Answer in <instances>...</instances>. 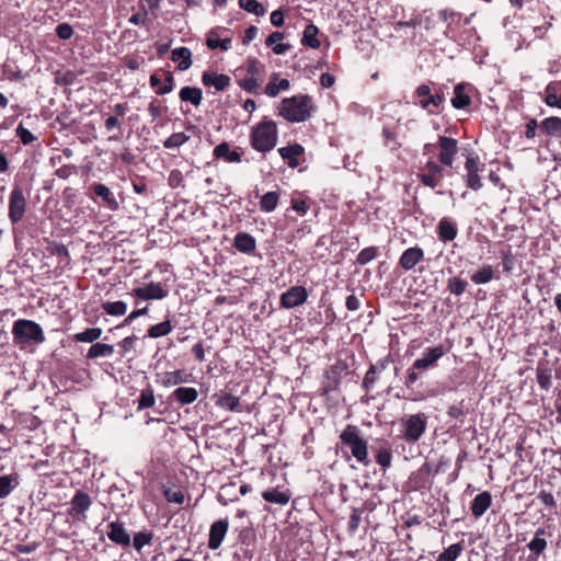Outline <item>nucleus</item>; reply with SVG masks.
<instances>
[{
  "label": "nucleus",
  "instance_id": "f257e3e1",
  "mask_svg": "<svg viewBox=\"0 0 561 561\" xmlns=\"http://www.w3.org/2000/svg\"><path fill=\"white\" fill-rule=\"evenodd\" d=\"M336 447L341 450L342 457L350 460L354 457L359 463L364 466L369 465L368 459V443L362 436L360 430L353 424H347L339 436Z\"/></svg>",
  "mask_w": 561,
  "mask_h": 561
},
{
  "label": "nucleus",
  "instance_id": "f03ea898",
  "mask_svg": "<svg viewBox=\"0 0 561 561\" xmlns=\"http://www.w3.org/2000/svg\"><path fill=\"white\" fill-rule=\"evenodd\" d=\"M313 110L311 98L307 94L295 95L284 99L280 103L278 114L291 123L307 121Z\"/></svg>",
  "mask_w": 561,
  "mask_h": 561
},
{
  "label": "nucleus",
  "instance_id": "7ed1b4c3",
  "mask_svg": "<svg viewBox=\"0 0 561 561\" xmlns=\"http://www.w3.org/2000/svg\"><path fill=\"white\" fill-rule=\"evenodd\" d=\"M277 142V127L273 121H265L253 128L251 134L252 147L261 152L271 151Z\"/></svg>",
  "mask_w": 561,
  "mask_h": 561
},
{
  "label": "nucleus",
  "instance_id": "20e7f679",
  "mask_svg": "<svg viewBox=\"0 0 561 561\" xmlns=\"http://www.w3.org/2000/svg\"><path fill=\"white\" fill-rule=\"evenodd\" d=\"M12 333L15 342L19 344H41L45 341L41 325L32 320L20 319L15 321Z\"/></svg>",
  "mask_w": 561,
  "mask_h": 561
},
{
  "label": "nucleus",
  "instance_id": "39448f33",
  "mask_svg": "<svg viewBox=\"0 0 561 561\" xmlns=\"http://www.w3.org/2000/svg\"><path fill=\"white\" fill-rule=\"evenodd\" d=\"M400 423L403 438L408 443H416L426 430L427 417L424 413L405 415Z\"/></svg>",
  "mask_w": 561,
  "mask_h": 561
},
{
  "label": "nucleus",
  "instance_id": "423d86ee",
  "mask_svg": "<svg viewBox=\"0 0 561 561\" xmlns=\"http://www.w3.org/2000/svg\"><path fill=\"white\" fill-rule=\"evenodd\" d=\"M26 197L24 195V191L20 185H14L13 190L9 196V211L8 216L12 224L20 222L26 211Z\"/></svg>",
  "mask_w": 561,
  "mask_h": 561
},
{
  "label": "nucleus",
  "instance_id": "0eeeda50",
  "mask_svg": "<svg viewBox=\"0 0 561 561\" xmlns=\"http://www.w3.org/2000/svg\"><path fill=\"white\" fill-rule=\"evenodd\" d=\"M444 174L445 170L442 163L428 160L423 168V172L417 174V179L423 185L434 190L438 186Z\"/></svg>",
  "mask_w": 561,
  "mask_h": 561
},
{
  "label": "nucleus",
  "instance_id": "6e6552de",
  "mask_svg": "<svg viewBox=\"0 0 561 561\" xmlns=\"http://www.w3.org/2000/svg\"><path fill=\"white\" fill-rule=\"evenodd\" d=\"M439 149V162L451 168L456 154L458 153V141L455 138L447 136H438L437 140Z\"/></svg>",
  "mask_w": 561,
  "mask_h": 561
},
{
  "label": "nucleus",
  "instance_id": "1a4fd4ad",
  "mask_svg": "<svg viewBox=\"0 0 561 561\" xmlns=\"http://www.w3.org/2000/svg\"><path fill=\"white\" fill-rule=\"evenodd\" d=\"M308 293L304 286H293L280 295L279 304L285 309L298 307L307 301Z\"/></svg>",
  "mask_w": 561,
  "mask_h": 561
},
{
  "label": "nucleus",
  "instance_id": "9d476101",
  "mask_svg": "<svg viewBox=\"0 0 561 561\" xmlns=\"http://www.w3.org/2000/svg\"><path fill=\"white\" fill-rule=\"evenodd\" d=\"M130 295L141 300H160L168 296V291L163 289L160 283L151 282L146 284L144 287L134 288Z\"/></svg>",
  "mask_w": 561,
  "mask_h": 561
},
{
  "label": "nucleus",
  "instance_id": "9b49d317",
  "mask_svg": "<svg viewBox=\"0 0 561 561\" xmlns=\"http://www.w3.org/2000/svg\"><path fill=\"white\" fill-rule=\"evenodd\" d=\"M415 95L421 98L419 105L423 108L432 113L430 106L439 107L444 101L445 96L440 93L431 94V88L427 84H421L415 90Z\"/></svg>",
  "mask_w": 561,
  "mask_h": 561
},
{
  "label": "nucleus",
  "instance_id": "f8f14e48",
  "mask_svg": "<svg viewBox=\"0 0 561 561\" xmlns=\"http://www.w3.org/2000/svg\"><path fill=\"white\" fill-rule=\"evenodd\" d=\"M70 511L69 514L79 520L85 519V512L92 505V500L90 495L83 491H77L75 496L70 502Z\"/></svg>",
  "mask_w": 561,
  "mask_h": 561
},
{
  "label": "nucleus",
  "instance_id": "ddd939ff",
  "mask_svg": "<svg viewBox=\"0 0 561 561\" xmlns=\"http://www.w3.org/2000/svg\"><path fill=\"white\" fill-rule=\"evenodd\" d=\"M445 354L443 345L428 347L423 352L421 358L413 363V369L426 370L435 365V363Z\"/></svg>",
  "mask_w": 561,
  "mask_h": 561
},
{
  "label": "nucleus",
  "instance_id": "4468645a",
  "mask_svg": "<svg viewBox=\"0 0 561 561\" xmlns=\"http://www.w3.org/2000/svg\"><path fill=\"white\" fill-rule=\"evenodd\" d=\"M229 522L227 518L215 522L209 529L208 547L211 550L218 549L227 534Z\"/></svg>",
  "mask_w": 561,
  "mask_h": 561
},
{
  "label": "nucleus",
  "instance_id": "2eb2a0df",
  "mask_svg": "<svg viewBox=\"0 0 561 561\" xmlns=\"http://www.w3.org/2000/svg\"><path fill=\"white\" fill-rule=\"evenodd\" d=\"M424 259V251L420 247L407 249L399 259V265L404 271H411Z\"/></svg>",
  "mask_w": 561,
  "mask_h": 561
},
{
  "label": "nucleus",
  "instance_id": "dca6fc26",
  "mask_svg": "<svg viewBox=\"0 0 561 561\" xmlns=\"http://www.w3.org/2000/svg\"><path fill=\"white\" fill-rule=\"evenodd\" d=\"M467 170V186L473 191L482 187L481 179L479 176V161L478 158L468 157L465 163Z\"/></svg>",
  "mask_w": 561,
  "mask_h": 561
},
{
  "label": "nucleus",
  "instance_id": "f3484780",
  "mask_svg": "<svg viewBox=\"0 0 561 561\" xmlns=\"http://www.w3.org/2000/svg\"><path fill=\"white\" fill-rule=\"evenodd\" d=\"M107 528V537L112 542L123 547H128L130 545V536L124 528L123 524L111 522Z\"/></svg>",
  "mask_w": 561,
  "mask_h": 561
},
{
  "label": "nucleus",
  "instance_id": "a211bd4d",
  "mask_svg": "<svg viewBox=\"0 0 561 561\" xmlns=\"http://www.w3.org/2000/svg\"><path fill=\"white\" fill-rule=\"evenodd\" d=\"M437 234L438 239L444 243L454 241L458 234L456 224L450 218H442L437 225Z\"/></svg>",
  "mask_w": 561,
  "mask_h": 561
},
{
  "label": "nucleus",
  "instance_id": "6ab92c4d",
  "mask_svg": "<svg viewBox=\"0 0 561 561\" xmlns=\"http://www.w3.org/2000/svg\"><path fill=\"white\" fill-rule=\"evenodd\" d=\"M202 82L206 87H214L217 91H224L229 87L230 78L227 75L205 71L202 76Z\"/></svg>",
  "mask_w": 561,
  "mask_h": 561
},
{
  "label": "nucleus",
  "instance_id": "aec40b11",
  "mask_svg": "<svg viewBox=\"0 0 561 561\" xmlns=\"http://www.w3.org/2000/svg\"><path fill=\"white\" fill-rule=\"evenodd\" d=\"M546 536H547L546 529L543 527H539L535 531L534 538L527 545V548L536 558H538L540 554H542L543 551L548 547Z\"/></svg>",
  "mask_w": 561,
  "mask_h": 561
},
{
  "label": "nucleus",
  "instance_id": "412c9836",
  "mask_svg": "<svg viewBox=\"0 0 561 561\" xmlns=\"http://www.w3.org/2000/svg\"><path fill=\"white\" fill-rule=\"evenodd\" d=\"M305 149L301 145L295 144L278 149L279 156L287 161L290 168L299 165L298 157L304 153Z\"/></svg>",
  "mask_w": 561,
  "mask_h": 561
},
{
  "label": "nucleus",
  "instance_id": "4be33fe9",
  "mask_svg": "<svg viewBox=\"0 0 561 561\" xmlns=\"http://www.w3.org/2000/svg\"><path fill=\"white\" fill-rule=\"evenodd\" d=\"M492 504V495L489 491L479 493L472 501L471 512L474 517H481Z\"/></svg>",
  "mask_w": 561,
  "mask_h": 561
},
{
  "label": "nucleus",
  "instance_id": "5701e85b",
  "mask_svg": "<svg viewBox=\"0 0 561 561\" xmlns=\"http://www.w3.org/2000/svg\"><path fill=\"white\" fill-rule=\"evenodd\" d=\"M214 156L217 159H222L226 162L239 163L241 162V152L231 150L228 142H221L214 148Z\"/></svg>",
  "mask_w": 561,
  "mask_h": 561
},
{
  "label": "nucleus",
  "instance_id": "b1692460",
  "mask_svg": "<svg viewBox=\"0 0 561 561\" xmlns=\"http://www.w3.org/2000/svg\"><path fill=\"white\" fill-rule=\"evenodd\" d=\"M233 245L242 253L250 254L255 250V239L247 232H239L234 237Z\"/></svg>",
  "mask_w": 561,
  "mask_h": 561
},
{
  "label": "nucleus",
  "instance_id": "393cba45",
  "mask_svg": "<svg viewBox=\"0 0 561 561\" xmlns=\"http://www.w3.org/2000/svg\"><path fill=\"white\" fill-rule=\"evenodd\" d=\"M172 60L179 61L178 69L185 71L192 66V51L187 47H178L172 50Z\"/></svg>",
  "mask_w": 561,
  "mask_h": 561
},
{
  "label": "nucleus",
  "instance_id": "a878e982",
  "mask_svg": "<svg viewBox=\"0 0 561 561\" xmlns=\"http://www.w3.org/2000/svg\"><path fill=\"white\" fill-rule=\"evenodd\" d=\"M172 397L181 404H191L198 398V391L193 387H179L172 392Z\"/></svg>",
  "mask_w": 561,
  "mask_h": 561
},
{
  "label": "nucleus",
  "instance_id": "bb28decb",
  "mask_svg": "<svg viewBox=\"0 0 561 561\" xmlns=\"http://www.w3.org/2000/svg\"><path fill=\"white\" fill-rule=\"evenodd\" d=\"M206 45L210 49L220 48L221 50H228L231 45V38H219V28H211L206 38Z\"/></svg>",
  "mask_w": 561,
  "mask_h": 561
},
{
  "label": "nucleus",
  "instance_id": "cd10ccee",
  "mask_svg": "<svg viewBox=\"0 0 561 561\" xmlns=\"http://www.w3.org/2000/svg\"><path fill=\"white\" fill-rule=\"evenodd\" d=\"M188 377H190V374H187L183 369H178L174 371H167V373H164V375L161 379V383H162V386L169 388V387H173V386H176V385H180L183 382H187Z\"/></svg>",
  "mask_w": 561,
  "mask_h": 561
},
{
  "label": "nucleus",
  "instance_id": "c85d7f7f",
  "mask_svg": "<svg viewBox=\"0 0 561 561\" xmlns=\"http://www.w3.org/2000/svg\"><path fill=\"white\" fill-rule=\"evenodd\" d=\"M540 130L548 136L552 137H561V118L557 116H551L545 118L540 125Z\"/></svg>",
  "mask_w": 561,
  "mask_h": 561
},
{
  "label": "nucleus",
  "instance_id": "c756f323",
  "mask_svg": "<svg viewBox=\"0 0 561 561\" xmlns=\"http://www.w3.org/2000/svg\"><path fill=\"white\" fill-rule=\"evenodd\" d=\"M179 96L183 102H190L194 106L201 105L203 101V92L199 88L195 87H183L180 90Z\"/></svg>",
  "mask_w": 561,
  "mask_h": 561
},
{
  "label": "nucleus",
  "instance_id": "7c9ffc66",
  "mask_svg": "<svg viewBox=\"0 0 561 561\" xmlns=\"http://www.w3.org/2000/svg\"><path fill=\"white\" fill-rule=\"evenodd\" d=\"M114 354V346L105 343H94L87 353V358L110 357Z\"/></svg>",
  "mask_w": 561,
  "mask_h": 561
},
{
  "label": "nucleus",
  "instance_id": "2f4dec72",
  "mask_svg": "<svg viewBox=\"0 0 561 561\" xmlns=\"http://www.w3.org/2000/svg\"><path fill=\"white\" fill-rule=\"evenodd\" d=\"M93 192L96 196L101 197L111 209L118 208V202L106 185L100 183L94 184Z\"/></svg>",
  "mask_w": 561,
  "mask_h": 561
},
{
  "label": "nucleus",
  "instance_id": "473e14b6",
  "mask_svg": "<svg viewBox=\"0 0 561 561\" xmlns=\"http://www.w3.org/2000/svg\"><path fill=\"white\" fill-rule=\"evenodd\" d=\"M319 30L313 24H308L304 30V36L301 39L302 45L317 49L320 47L321 43L317 38Z\"/></svg>",
  "mask_w": 561,
  "mask_h": 561
},
{
  "label": "nucleus",
  "instance_id": "72a5a7b5",
  "mask_svg": "<svg viewBox=\"0 0 561 561\" xmlns=\"http://www.w3.org/2000/svg\"><path fill=\"white\" fill-rule=\"evenodd\" d=\"M471 103L470 96L465 92L462 84H457L454 89L451 105L457 108H465Z\"/></svg>",
  "mask_w": 561,
  "mask_h": 561
},
{
  "label": "nucleus",
  "instance_id": "f704fd0d",
  "mask_svg": "<svg viewBox=\"0 0 561 561\" xmlns=\"http://www.w3.org/2000/svg\"><path fill=\"white\" fill-rule=\"evenodd\" d=\"M262 497L268 503L278 505H286L290 500V495L288 493L280 492L276 489L264 491L262 493Z\"/></svg>",
  "mask_w": 561,
  "mask_h": 561
},
{
  "label": "nucleus",
  "instance_id": "c9c22d12",
  "mask_svg": "<svg viewBox=\"0 0 561 561\" xmlns=\"http://www.w3.org/2000/svg\"><path fill=\"white\" fill-rule=\"evenodd\" d=\"M386 368V362H379L376 365H371L366 373L364 380H363V387L365 390L369 391L373 389L375 382H376V374L382 371Z\"/></svg>",
  "mask_w": 561,
  "mask_h": 561
},
{
  "label": "nucleus",
  "instance_id": "e433bc0d",
  "mask_svg": "<svg viewBox=\"0 0 561 561\" xmlns=\"http://www.w3.org/2000/svg\"><path fill=\"white\" fill-rule=\"evenodd\" d=\"M102 332L103 331L101 328H89L82 332L76 333L73 335V339L77 342L81 343H93L94 341L101 337Z\"/></svg>",
  "mask_w": 561,
  "mask_h": 561
},
{
  "label": "nucleus",
  "instance_id": "4c0bfd02",
  "mask_svg": "<svg viewBox=\"0 0 561 561\" xmlns=\"http://www.w3.org/2000/svg\"><path fill=\"white\" fill-rule=\"evenodd\" d=\"M102 308L107 314L114 316V317H119V316H124L126 313L127 304L122 300L106 301V302L102 304Z\"/></svg>",
  "mask_w": 561,
  "mask_h": 561
},
{
  "label": "nucleus",
  "instance_id": "58836bf2",
  "mask_svg": "<svg viewBox=\"0 0 561 561\" xmlns=\"http://www.w3.org/2000/svg\"><path fill=\"white\" fill-rule=\"evenodd\" d=\"M463 547L460 542L450 545L436 559V561H456L461 554Z\"/></svg>",
  "mask_w": 561,
  "mask_h": 561
},
{
  "label": "nucleus",
  "instance_id": "ea45409f",
  "mask_svg": "<svg viewBox=\"0 0 561 561\" xmlns=\"http://www.w3.org/2000/svg\"><path fill=\"white\" fill-rule=\"evenodd\" d=\"M278 198L279 195L276 192L265 193L260 201L261 210L265 213L273 211L277 207Z\"/></svg>",
  "mask_w": 561,
  "mask_h": 561
},
{
  "label": "nucleus",
  "instance_id": "a19ab883",
  "mask_svg": "<svg viewBox=\"0 0 561 561\" xmlns=\"http://www.w3.org/2000/svg\"><path fill=\"white\" fill-rule=\"evenodd\" d=\"M173 327L170 320H165L158 324L151 325L148 329V336L152 339H158L161 336L168 335L172 331Z\"/></svg>",
  "mask_w": 561,
  "mask_h": 561
},
{
  "label": "nucleus",
  "instance_id": "79ce46f5",
  "mask_svg": "<svg viewBox=\"0 0 561 561\" xmlns=\"http://www.w3.org/2000/svg\"><path fill=\"white\" fill-rule=\"evenodd\" d=\"M239 7L256 16H263L266 13L263 4L257 0H239Z\"/></svg>",
  "mask_w": 561,
  "mask_h": 561
},
{
  "label": "nucleus",
  "instance_id": "37998d69",
  "mask_svg": "<svg viewBox=\"0 0 561 561\" xmlns=\"http://www.w3.org/2000/svg\"><path fill=\"white\" fill-rule=\"evenodd\" d=\"M493 268L491 265H484L471 275V280L477 284H486L493 278Z\"/></svg>",
  "mask_w": 561,
  "mask_h": 561
},
{
  "label": "nucleus",
  "instance_id": "c03bdc74",
  "mask_svg": "<svg viewBox=\"0 0 561 561\" xmlns=\"http://www.w3.org/2000/svg\"><path fill=\"white\" fill-rule=\"evenodd\" d=\"M20 484V477L18 473H10L2 476V497L10 494Z\"/></svg>",
  "mask_w": 561,
  "mask_h": 561
},
{
  "label": "nucleus",
  "instance_id": "a18cd8bd",
  "mask_svg": "<svg viewBox=\"0 0 561 561\" xmlns=\"http://www.w3.org/2000/svg\"><path fill=\"white\" fill-rule=\"evenodd\" d=\"M153 539L151 531H139L134 535L133 546L137 551H140L145 546L150 545Z\"/></svg>",
  "mask_w": 561,
  "mask_h": 561
},
{
  "label": "nucleus",
  "instance_id": "49530a36",
  "mask_svg": "<svg viewBox=\"0 0 561 561\" xmlns=\"http://www.w3.org/2000/svg\"><path fill=\"white\" fill-rule=\"evenodd\" d=\"M537 382L540 388L549 390L551 387V370L547 367H538L536 371Z\"/></svg>",
  "mask_w": 561,
  "mask_h": 561
},
{
  "label": "nucleus",
  "instance_id": "de8ad7c7",
  "mask_svg": "<svg viewBox=\"0 0 561 561\" xmlns=\"http://www.w3.org/2000/svg\"><path fill=\"white\" fill-rule=\"evenodd\" d=\"M190 139L184 133H174L168 139L164 140L163 146L168 149L178 148L184 145Z\"/></svg>",
  "mask_w": 561,
  "mask_h": 561
},
{
  "label": "nucleus",
  "instance_id": "09e8293b",
  "mask_svg": "<svg viewBox=\"0 0 561 561\" xmlns=\"http://www.w3.org/2000/svg\"><path fill=\"white\" fill-rule=\"evenodd\" d=\"M377 254L378 249L376 247L365 248L357 254L356 262L360 265H366L373 261Z\"/></svg>",
  "mask_w": 561,
  "mask_h": 561
},
{
  "label": "nucleus",
  "instance_id": "8fccbe9b",
  "mask_svg": "<svg viewBox=\"0 0 561 561\" xmlns=\"http://www.w3.org/2000/svg\"><path fill=\"white\" fill-rule=\"evenodd\" d=\"M545 103L550 107H556L558 100V84L556 82H550L545 89Z\"/></svg>",
  "mask_w": 561,
  "mask_h": 561
},
{
  "label": "nucleus",
  "instance_id": "3c124183",
  "mask_svg": "<svg viewBox=\"0 0 561 561\" xmlns=\"http://www.w3.org/2000/svg\"><path fill=\"white\" fill-rule=\"evenodd\" d=\"M217 404L222 409L236 411L240 404V399L232 394H225L217 401Z\"/></svg>",
  "mask_w": 561,
  "mask_h": 561
},
{
  "label": "nucleus",
  "instance_id": "603ef678",
  "mask_svg": "<svg viewBox=\"0 0 561 561\" xmlns=\"http://www.w3.org/2000/svg\"><path fill=\"white\" fill-rule=\"evenodd\" d=\"M163 495L168 502L176 504H183L185 499L184 493L178 488H165Z\"/></svg>",
  "mask_w": 561,
  "mask_h": 561
},
{
  "label": "nucleus",
  "instance_id": "864d4df0",
  "mask_svg": "<svg viewBox=\"0 0 561 561\" xmlns=\"http://www.w3.org/2000/svg\"><path fill=\"white\" fill-rule=\"evenodd\" d=\"M138 409H148L154 405L156 399L152 389L142 390L138 400Z\"/></svg>",
  "mask_w": 561,
  "mask_h": 561
},
{
  "label": "nucleus",
  "instance_id": "5fc2aeb1",
  "mask_svg": "<svg viewBox=\"0 0 561 561\" xmlns=\"http://www.w3.org/2000/svg\"><path fill=\"white\" fill-rule=\"evenodd\" d=\"M467 282L459 277H451L448 279L447 287L450 293L460 296L466 290Z\"/></svg>",
  "mask_w": 561,
  "mask_h": 561
},
{
  "label": "nucleus",
  "instance_id": "6e6d98bb",
  "mask_svg": "<svg viewBox=\"0 0 561 561\" xmlns=\"http://www.w3.org/2000/svg\"><path fill=\"white\" fill-rule=\"evenodd\" d=\"M391 459H392V455H391V450L389 448H380L377 451L376 461L383 469H387L390 467Z\"/></svg>",
  "mask_w": 561,
  "mask_h": 561
},
{
  "label": "nucleus",
  "instance_id": "4d7b16f0",
  "mask_svg": "<svg viewBox=\"0 0 561 561\" xmlns=\"http://www.w3.org/2000/svg\"><path fill=\"white\" fill-rule=\"evenodd\" d=\"M15 135L20 138L21 142L26 146L35 140V136L20 123L15 129Z\"/></svg>",
  "mask_w": 561,
  "mask_h": 561
},
{
  "label": "nucleus",
  "instance_id": "13d9d810",
  "mask_svg": "<svg viewBox=\"0 0 561 561\" xmlns=\"http://www.w3.org/2000/svg\"><path fill=\"white\" fill-rule=\"evenodd\" d=\"M264 70V65H262L257 59L250 58L247 61V71L251 75V77H255L260 72Z\"/></svg>",
  "mask_w": 561,
  "mask_h": 561
},
{
  "label": "nucleus",
  "instance_id": "bf43d9fd",
  "mask_svg": "<svg viewBox=\"0 0 561 561\" xmlns=\"http://www.w3.org/2000/svg\"><path fill=\"white\" fill-rule=\"evenodd\" d=\"M56 34L60 39H69L73 34L72 26L68 23H60L56 27Z\"/></svg>",
  "mask_w": 561,
  "mask_h": 561
},
{
  "label": "nucleus",
  "instance_id": "052dcab7",
  "mask_svg": "<svg viewBox=\"0 0 561 561\" xmlns=\"http://www.w3.org/2000/svg\"><path fill=\"white\" fill-rule=\"evenodd\" d=\"M239 84L244 91L249 93H255L260 87V83L254 77L245 78L241 80Z\"/></svg>",
  "mask_w": 561,
  "mask_h": 561
},
{
  "label": "nucleus",
  "instance_id": "680f3d73",
  "mask_svg": "<svg viewBox=\"0 0 561 561\" xmlns=\"http://www.w3.org/2000/svg\"><path fill=\"white\" fill-rule=\"evenodd\" d=\"M277 77L278 75L277 73H273L272 75V80L266 84V88H265V93L270 96V98H275L278 95L279 93V87H278V83H276V80H277Z\"/></svg>",
  "mask_w": 561,
  "mask_h": 561
},
{
  "label": "nucleus",
  "instance_id": "e2e57ef3",
  "mask_svg": "<svg viewBox=\"0 0 561 561\" xmlns=\"http://www.w3.org/2000/svg\"><path fill=\"white\" fill-rule=\"evenodd\" d=\"M147 14H148V11L147 9L142 5L141 7V11L133 14L129 19H128V22L130 24H134V25H144L146 23V20H147Z\"/></svg>",
  "mask_w": 561,
  "mask_h": 561
},
{
  "label": "nucleus",
  "instance_id": "0e129e2a",
  "mask_svg": "<svg viewBox=\"0 0 561 561\" xmlns=\"http://www.w3.org/2000/svg\"><path fill=\"white\" fill-rule=\"evenodd\" d=\"M165 75V83L163 87L156 90V92L160 95L170 93L173 90L174 77L170 71L164 72Z\"/></svg>",
  "mask_w": 561,
  "mask_h": 561
},
{
  "label": "nucleus",
  "instance_id": "69168bd1",
  "mask_svg": "<svg viewBox=\"0 0 561 561\" xmlns=\"http://www.w3.org/2000/svg\"><path fill=\"white\" fill-rule=\"evenodd\" d=\"M382 135L386 139V146L390 147L392 150L400 148L401 145L397 141L396 135L392 131H390L388 128H383Z\"/></svg>",
  "mask_w": 561,
  "mask_h": 561
},
{
  "label": "nucleus",
  "instance_id": "338daca9",
  "mask_svg": "<svg viewBox=\"0 0 561 561\" xmlns=\"http://www.w3.org/2000/svg\"><path fill=\"white\" fill-rule=\"evenodd\" d=\"M137 341L136 335L127 336L119 342V346L123 350V355L130 352L134 348L135 342Z\"/></svg>",
  "mask_w": 561,
  "mask_h": 561
},
{
  "label": "nucleus",
  "instance_id": "774afa93",
  "mask_svg": "<svg viewBox=\"0 0 561 561\" xmlns=\"http://www.w3.org/2000/svg\"><path fill=\"white\" fill-rule=\"evenodd\" d=\"M538 499L549 507H556L557 503L554 496L550 492L540 491L538 494Z\"/></svg>",
  "mask_w": 561,
  "mask_h": 561
}]
</instances>
